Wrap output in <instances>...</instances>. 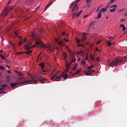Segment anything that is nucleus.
<instances>
[{
    "mask_svg": "<svg viewBox=\"0 0 127 127\" xmlns=\"http://www.w3.org/2000/svg\"><path fill=\"white\" fill-rule=\"evenodd\" d=\"M24 76H23L22 77H20L19 78V81H20V80H22V79H23Z\"/></svg>",
    "mask_w": 127,
    "mask_h": 127,
    "instance_id": "obj_50",
    "label": "nucleus"
},
{
    "mask_svg": "<svg viewBox=\"0 0 127 127\" xmlns=\"http://www.w3.org/2000/svg\"><path fill=\"white\" fill-rule=\"evenodd\" d=\"M81 0H76L75 1V3H77L78 4V2H79V1H80Z\"/></svg>",
    "mask_w": 127,
    "mask_h": 127,
    "instance_id": "obj_46",
    "label": "nucleus"
},
{
    "mask_svg": "<svg viewBox=\"0 0 127 127\" xmlns=\"http://www.w3.org/2000/svg\"><path fill=\"white\" fill-rule=\"evenodd\" d=\"M94 66L93 65H91V66H88L87 69L88 70H91V69H92V68H94Z\"/></svg>",
    "mask_w": 127,
    "mask_h": 127,
    "instance_id": "obj_27",
    "label": "nucleus"
},
{
    "mask_svg": "<svg viewBox=\"0 0 127 127\" xmlns=\"http://www.w3.org/2000/svg\"><path fill=\"white\" fill-rule=\"evenodd\" d=\"M31 35L33 38H34V39H35V40L37 41L35 44L36 45H39V44L41 43V39L40 38V37H36V33L35 32H32Z\"/></svg>",
    "mask_w": 127,
    "mask_h": 127,
    "instance_id": "obj_4",
    "label": "nucleus"
},
{
    "mask_svg": "<svg viewBox=\"0 0 127 127\" xmlns=\"http://www.w3.org/2000/svg\"><path fill=\"white\" fill-rule=\"evenodd\" d=\"M53 2V1L51 0L49 3L46 5V6L45 8V10H46V9L48 8V7H49V5H50V4H52V3Z\"/></svg>",
    "mask_w": 127,
    "mask_h": 127,
    "instance_id": "obj_12",
    "label": "nucleus"
},
{
    "mask_svg": "<svg viewBox=\"0 0 127 127\" xmlns=\"http://www.w3.org/2000/svg\"><path fill=\"white\" fill-rule=\"evenodd\" d=\"M6 67H7V68H8V69H10V67H9V66L6 65Z\"/></svg>",
    "mask_w": 127,
    "mask_h": 127,
    "instance_id": "obj_53",
    "label": "nucleus"
},
{
    "mask_svg": "<svg viewBox=\"0 0 127 127\" xmlns=\"http://www.w3.org/2000/svg\"><path fill=\"white\" fill-rule=\"evenodd\" d=\"M122 62L123 60L116 59L115 61H112L111 62L109 63L108 64V66L109 67H117V66L121 65Z\"/></svg>",
    "mask_w": 127,
    "mask_h": 127,
    "instance_id": "obj_3",
    "label": "nucleus"
},
{
    "mask_svg": "<svg viewBox=\"0 0 127 127\" xmlns=\"http://www.w3.org/2000/svg\"><path fill=\"white\" fill-rule=\"evenodd\" d=\"M76 16H77V14L75 12H73L72 13V18H75V17H76Z\"/></svg>",
    "mask_w": 127,
    "mask_h": 127,
    "instance_id": "obj_22",
    "label": "nucleus"
},
{
    "mask_svg": "<svg viewBox=\"0 0 127 127\" xmlns=\"http://www.w3.org/2000/svg\"><path fill=\"white\" fill-rule=\"evenodd\" d=\"M101 42H102V40H99L96 42V44H99L100 43H101Z\"/></svg>",
    "mask_w": 127,
    "mask_h": 127,
    "instance_id": "obj_40",
    "label": "nucleus"
},
{
    "mask_svg": "<svg viewBox=\"0 0 127 127\" xmlns=\"http://www.w3.org/2000/svg\"><path fill=\"white\" fill-rule=\"evenodd\" d=\"M49 49L50 50H51V47H49Z\"/></svg>",
    "mask_w": 127,
    "mask_h": 127,
    "instance_id": "obj_64",
    "label": "nucleus"
},
{
    "mask_svg": "<svg viewBox=\"0 0 127 127\" xmlns=\"http://www.w3.org/2000/svg\"><path fill=\"white\" fill-rule=\"evenodd\" d=\"M68 77L69 76H68V75L66 73H65L64 76V78H65L66 79H68Z\"/></svg>",
    "mask_w": 127,
    "mask_h": 127,
    "instance_id": "obj_36",
    "label": "nucleus"
},
{
    "mask_svg": "<svg viewBox=\"0 0 127 127\" xmlns=\"http://www.w3.org/2000/svg\"><path fill=\"white\" fill-rule=\"evenodd\" d=\"M111 45H112V42L111 41H108L107 43L108 46H111Z\"/></svg>",
    "mask_w": 127,
    "mask_h": 127,
    "instance_id": "obj_30",
    "label": "nucleus"
},
{
    "mask_svg": "<svg viewBox=\"0 0 127 127\" xmlns=\"http://www.w3.org/2000/svg\"><path fill=\"white\" fill-rule=\"evenodd\" d=\"M64 75H65V74L64 73H62V74H61L62 77H64Z\"/></svg>",
    "mask_w": 127,
    "mask_h": 127,
    "instance_id": "obj_47",
    "label": "nucleus"
},
{
    "mask_svg": "<svg viewBox=\"0 0 127 127\" xmlns=\"http://www.w3.org/2000/svg\"><path fill=\"white\" fill-rule=\"evenodd\" d=\"M81 64L85 65L86 64V61L84 60L83 62H81Z\"/></svg>",
    "mask_w": 127,
    "mask_h": 127,
    "instance_id": "obj_38",
    "label": "nucleus"
},
{
    "mask_svg": "<svg viewBox=\"0 0 127 127\" xmlns=\"http://www.w3.org/2000/svg\"><path fill=\"white\" fill-rule=\"evenodd\" d=\"M71 62V63L76 62V58H75V57H73L71 59V62Z\"/></svg>",
    "mask_w": 127,
    "mask_h": 127,
    "instance_id": "obj_24",
    "label": "nucleus"
},
{
    "mask_svg": "<svg viewBox=\"0 0 127 127\" xmlns=\"http://www.w3.org/2000/svg\"><path fill=\"white\" fill-rule=\"evenodd\" d=\"M101 7V6H100V7H98V8H97V9H96V12H98V11H99V10L100 9V8Z\"/></svg>",
    "mask_w": 127,
    "mask_h": 127,
    "instance_id": "obj_45",
    "label": "nucleus"
},
{
    "mask_svg": "<svg viewBox=\"0 0 127 127\" xmlns=\"http://www.w3.org/2000/svg\"><path fill=\"white\" fill-rule=\"evenodd\" d=\"M110 6V5H107L105 7H106V8H108V7H109Z\"/></svg>",
    "mask_w": 127,
    "mask_h": 127,
    "instance_id": "obj_60",
    "label": "nucleus"
},
{
    "mask_svg": "<svg viewBox=\"0 0 127 127\" xmlns=\"http://www.w3.org/2000/svg\"><path fill=\"white\" fill-rule=\"evenodd\" d=\"M75 39H76V43H80V42H81V40H80L79 39L76 38Z\"/></svg>",
    "mask_w": 127,
    "mask_h": 127,
    "instance_id": "obj_31",
    "label": "nucleus"
},
{
    "mask_svg": "<svg viewBox=\"0 0 127 127\" xmlns=\"http://www.w3.org/2000/svg\"><path fill=\"white\" fill-rule=\"evenodd\" d=\"M33 47H35V45H34L33 46H30L28 45H25V49L26 50H27V52H26V55H29L30 53H31L32 52V50H30Z\"/></svg>",
    "mask_w": 127,
    "mask_h": 127,
    "instance_id": "obj_5",
    "label": "nucleus"
},
{
    "mask_svg": "<svg viewBox=\"0 0 127 127\" xmlns=\"http://www.w3.org/2000/svg\"><path fill=\"white\" fill-rule=\"evenodd\" d=\"M44 47H45V48H47V45H44Z\"/></svg>",
    "mask_w": 127,
    "mask_h": 127,
    "instance_id": "obj_59",
    "label": "nucleus"
},
{
    "mask_svg": "<svg viewBox=\"0 0 127 127\" xmlns=\"http://www.w3.org/2000/svg\"><path fill=\"white\" fill-rule=\"evenodd\" d=\"M1 87H2L3 88H5V87H7V85H6V84H2L1 85Z\"/></svg>",
    "mask_w": 127,
    "mask_h": 127,
    "instance_id": "obj_39",
    "label": "nucleus"
},
{
    "mask_svg": "<svg viewBox=\"0 0 127 127\" xmlns=\"http://www.w3.org/2000/svg\"><path fill=\"white\" fill-rule=\"evenodd\" d=\"M83 34L84 36H86V35H87V33H83Z\"/></svg>",
    "mask_w": 127,
    "mask_h": 127,
    "instance_id": "obj_52",
    "label": "nucleus"
},
{
    "mask_svg": "<svg viewBox=\"0 0 127 127\" xmlns=\"http://www.w3.org/2000/svg\"><path fill=\"white\" fill-rule=\"evenodd\" d=\"M7 72L8 73H9V74H10V73H11L10 70H7Z\"/></svg>",
    "mask_w": 127,
    "mask_h": 127,
    "instance_id": "obj_54",
    "label": "nucleus"
},
{
    "mask_svg": "<svg viewBox=\"0 0 127 127\" xmlns=\"http://www.w3.org/2000/svg\"><path fill=\"white\" fill-rule=\"evenodd\" d=\"M79 9V6L77 3H75L74 5V7L72 9V11H77Z\"/></svg>",
    "mask_w": 127,
    "mask_h": 127,
    "instance_id": "obj_9",
    "label": "nucleus"
},
{
    "mask_svg": "<svg viewBox=\"0 0 127 127\" xmlns=\"http://www.w3.org/2000/svg\"><path fill=\"white\" fill-rule=\"evenodd\" d=\"M92 0H86L87 3H90Z\"/></svg>",
    "mask_w": 127,
    "mask_h": 127,
    "instance_id": "obj_43",
    "label": "nucleus"
},
{
    "mask_svg": "<svg viewBox=\"0 0 127 127\" xmlns=\"http://www.w3.org/2000/svg\"><path fill=\"white\" fill-rule=\"evenodd\" d=\"M117 6H118V5L111 6L110 7L111 9L110 10V11L111 12H114V11H116V7H117Z\"/></svg>",
    "mask_w": 127,
    "mask_h": 127,
    "instance_id": "obj_8",
    "label": "nucleus"
},
{
    "mask_svg": "<svg viewBox=\"0 0 127 127\" xmlns=\"http://www.w3.org/2000/svg\"><path fill=\"white\" fill-rule=\"evenodd\" d=\"M89 55L88 54L86 55V57L85 58L84 61H87L89 59Z\"/></svg>",
    "mask_w": 127,
    "mask_h": 127,
    "instance_id": "obj_34",
    "label": "nucleus"
},
{
    "mask_svg": "<svg viewBox=\"0 0 127 127\" xmlns=\"http://www.w3.org/2000/svg\"><path fill=\"white\" fill-rule=\"evenodd\" d=\"M86 76H91L92 73L90 72V70H88L87 72H85Z\"/></svg>",
    "mask_w": 127,
    "mask_h": 127,
    "instance_id": "obj_18",
    "label": "nucleus"
},
{
    "mask_svg": "<svg viewBox=\"0 0 127 127\" xmlns=\"http://www.w3.org/2000/svg\"><path fill=\"white\" fill-rule=\"evenodd\" d=\"M120 27H122L123 28V31L126 30V25L124 24H120Z\"/></svg>",
    "mask_w": 127,
    "mask_h": 127,
    "instance_id": "obj_15",
    "label": "nucleus"
},
{
    "mask_svg": "<svg viewBox=\"0 0 127 127\" xmlns=\"http://www.w3.org/2000/svg\"><path fill=\"white\" fill-rule=\"evenodd\" d=\"M0 70H4V67L2 66H0Z\"/></svg>",
    "mask_w": 127,
    "mask_h": 127,
    "instance_id": "obj_42",
    "label": "nucleus"
},
{
    "mask_svg": "<svg viewBox=\"0 0 127 127\" xmlns=\"http://www.w3.org/2000/svg\"><path fill=\"white\" fill-rule=\"evenodd\" d=\"M22 53H22V52H19V53H17V54H22Z\"/></svg>",
    "mask_w": 127,
    "mask_h": 127,
    "instance_id": "obj_55",
    "label": "nucleus"
},
{
    "mask_svg": "<svg viewBox=\"0 0 127 127\" xmlns=\"http://www.w3.org/2000/svg\"><path fill=\"white\" fill-rule=\"evenodd\" d=\"M64 59L65 60L66 58H67V54H66L65 53H64Z\"/></svg>",
    "mask_w": 127,
    "mask_h": 127,
    "instance_id": "obj_37",
    "label": "nucleus"
},
{
    "mask_svg": "<svg viewBox=\"0 0 127 127\" xmlns=\"http://www.w3.org/2000/svg\"><path fill=\"white\" fill-rule=\"evenodd\" d=\"M3 88H0V95H1V94H3V92H2V90H3Z\"/></svg>",
    "mask_w": 127,
    "mask_h": 127,
    "instance_id": "obj_29",
    "label": "nucleus"
},
{
    "mask_svg": "<svg viewBox=\"0 0 127 127\" xmlns=\"http://www.w3.org/2000/svg\"><path fill=\"white\" fill-rule=\"evenodd\" d=\"M0 57H1V58H2V59H5L4 57L3 56L0 55Z\"/></svg>",
    "mask_w": 127,
    "mask_h": 127,
    "instance_id": "obj_49",
    "label": "nucleus"
},
{
    "mask_svg": "<svg viewBox=\"0 0 127 127\" xmlns=\"http://www.w3.org/2000/svg\"><path fill=\"white\" fill-rule=\"evenodd\" d=\"M121 21H125V19H122L121 20Z\"/></svg>",
    "mask_w": 127,
    "mask_h": 127,
    "instance_id": "obj_58",
    "label": "nucleus"
},
{
    "mask_svg": "<svg viewBox=\"0 0 127 127\" xmlns=\"http://www.w3.org/2000/svg\"><path fill=\"white\" fill-rule=\"evenodd\" d=\"M94 58H95V57L93 56V55H92V54H90V59L92 61H95Z\"/></svg>",
    "mask_w": 127,
    "mask_h": 127,
    "instance_id": "obj_21",
    "label": "nucleus"
},
{
    "mask_svg": "<svg viewBox=\"0 0 127 127\" xmlns=\"http://www.w3.org/2000/svg\"><path fill=\"white\" fill-rule=\"evenodd\" d=\"M66 79H67V78H65V77H64L63 81H65L66 80Z\"/></svg>",
    "mask_w": 127,
    "mask_h": 127,
    "instance_id": "obj_62",
    "label": "nucleus"
},
{
    "mask_svg": "<svg viewBox=\"0 0 127 127\" xmlns=\"http://www.w3.org/2000/svg\"><path fill=\"white\" fill-rule=\"evenodd\" d=\"M102 12H103V9H100L99 11H98V13H102Z\"/></svg>",
    "mask_w": 127,
    "mask_h": 127,
    "instance_id": "obj_41",
    "label": "nucleus"
},
{
    "mask_svg": "<svg viewBox=\"0 0 127 127\" xmlns=\"http://www.w3.org/2000/svg\"><path fill=\"white\" fill-rule=\"evenodd\" d=\"M14 34L15 35L16 37H18V38H19L20 40H21V41H20L18 43L19 46L21 45L22 43H24L25 42H26V38H25L24 40H22V38H21V36H19L18 33H16V32H14Z\"/></svg>",
    "mask_w": 127,
    "mask_h": 127,
    "instance_id": "obj_6",
    "label": "nucleus"
},
{
    "mask_svg": "<svg viewBox=\"0 0 127 127\" xmlns=\"http://www.w3.org/2000/svg\"><path fill=\"white\" fill-rule=\"evenodd\" d=\"M39 32H40V33H42V30L39 29Z\"/></svg>",
    "mask_w": 127,
    "mask_h": 127,
    "instance_id": "obj_48",
    "label": "nucleus"
},
{
    "mask_svg": "<svg viewBox=\"0 0 127 127\" xmlns=\"http://www.w3.org/2000/svg\"><path fill=\"white\" fill-rule=\"evenodd\" d=\"M87 16H88V15H86L85 16H84V18H86V17H87Z\"/></svg>",
    "mask_w": 127,
    "mask_h": 127,
    "instance_id": "obj_61",
    "label": "nucleus"
},
{
    "mask_svg": "<svg viewBox=\"0 0 127 127\" xmlns=\"http://www.w3.org/2000/svg\"><path fill=\"white\" fill-rule=\"evenodd\" d=\"M58 44L59 45H60V46H63V45H64V43H63V41H59L58 42Z\"/></svg>",
    "mask_w": 127,
    "mask_h": 127,
    "instance_id": "obj_14",
    "label": "nucleus"
},
{
    "mask_svg": "<svg viewBox=\"0 0 127 127\" xmlns=\"http://www.w3.org/2000/svg\"><path fill=\"white\" fill-rule=\"evenodd\" d=\"M36 83H37V81L34 80V77L32 76L31 79L30 80H26L23 82L18 81L17 82H11L10 83V86L12 88H14L15 86H16V85H27V84H36Z\"/></svg>",
    "mask_w": 127,
    "mask_h": 127,
    "instance_id": "obj_1",
    "label": "nucleus"
},
{
    "mask_svg": "<svg viewBox=\"0 0 127 127\" xmlns=\"http://www.w3.org/2000/svg\"><path fill=\"white\" fill-rule=\"evenodd\" d=\"M42 72H43V75H46V72H48V70L47 69H42Z\"/></svg>",
    "mask_w": 127,
    "mask_h": 127,
    "instance_id": "obj_20",
    "label": "nucleus"
},
{
    "mask_svg": "<svg viewBox=\"0 0 127 127\" xmlns=\"http://www.w3.org/2000/svg\"><path fill=\"white\" fill-rule=\"evenodd\" d=\"M14 72H15V73H17V76H18V77H22V76H23V73H21V71H18L15 70Z\"/></svg>",
    "mask_w": 127,
    "mask_h": 127,
    "instance_id": "obj_10",
    "label": "nucleus"
},
{
    "mask_svg": "<svg viewBox=\"0 0 127 127\" xmlns=\"http://www.w3.org/2000/svg\"><path fill=\"white\" fill-rule=\"evenodd\" d=\"M77 45L79 47H81V45L80 44H77Z\"/></svg>",
    "mask_w": 127,
    "mask_h": 127,
    "instance_id": "obj_57",
    "label": "nucleus"
},
{
    "mask_svg": "<svg viewBox=\"0 0 127 127\" xmlns=\"http://www.w3.org/2000/svg\"><path fill=\"white\" fill-rule=\"evenodd\" d=\"M51 79L53 81H56L57 82L62 81V79H61V76H58L56 74L53 75Z\"/></svg>",
    "mask_w": 127,
    "mask_h": 127,
    "instance_id": "obj_7",
    "label": "nucleus"
},
{
    "mask_svg": "<svg viewBox=\"0 0 127 127\" xmlns=\"http://www.w3.org/2000/svg\"><path fill=\"white\" fill-rule=\"evenodd\" d=\"M107 7H104L102 8V11L103 12H106V11H107Z\"/></svg>",
    "mask_w": 127,
    "mask_h": 127,
    "instance_id": "obj_33",
    "label": "nucleus"
},
{
    "mask_svg": "<svg viewBox=\"0 0 127 127\" xmlns=\"http://www.w3.org/2000/svg\"><path fill=\"white\" fill-rule=\"evenodd\" d=\"M87 37H86V36H83V38L81 39V41H84L85 40H86Z\"/></svg>",
    "mask_w": 127,
    "mask_h": 127,
    "instance_id": "obj_32",
    "label": "nucleus"
},
{
    "mask_svg": "<svg viewBox=\"0 0 127 127\" xmlns=\"http://www.w3.org/2000/svg\"><path fill=\"white\" fill-rule=\"evenodd\" d=\"M74 4H75V2H72V3H71L69 5V8H71V7H73V5H74Z\"/></svg>",
    "mask_w": 127,
    "mask_h": 127,
    "instance_id": "obj_25",
    "label": "nucleus"
},
{
    "mask_svg": "<svg viewBox=\"0 0 127 127\" xmlns=\"http://www.w3.org/2000/svg\"><path fill=\"white\" fill-rule=\"evenodd\" d=\"M10 0H9L7 4L5 5L4 8H3L2 12L1 13L0 15L1 17H5V16L7 15V13H8V12H9V11H10V10L12 9L13 8L12 7H8V4L10 3Z\"/></svg>",
    "mask_w": 127,
    "mask_h": 127,
    "instance_id": "obj_2",
    "label": "nucleus"
},
{
    "mask_svg": "<svg viewBox=\"0 0 127 127\" xmlns=\"http://www.w3.org/2000/svg\"><path fill=\"white\" fill-rule=\"evenodd\" d=\"M39 81H40L41 84H45V81H46V78H43L42 79H40Z\"/></svg>",
    "mask_w": 127,
    "mask_h": 127,
    "instance_id": "obj_13",
    "label": "nucleus"
},
{
    "mask_svg": "<svg viewBox=\"0 0 127 127\" xmlns=\"http://www.w3.org/2000/svg\"><path fill=\"white\" fill-rule=\"evenodd\" d=\"M90 72H91V73H93V72H95V70L94 69L91 70Z\"/></svg>",
    "mask_w": 127,
    "mask_h": 127,
    "instance_id": "obj_51",
    "label": "nucleus"
},
{
    "mask_svg": "<svg viewBox=\"0 0 127 127\" xmlns=\"http://www.w3.org/2000/svg\"><path fill=\"white\" fill-rule=\"evenodd\" d=\"M56 41H59V38H57V39H56Z\"/></svg>",
    "mask_w": 127,
    "mask_h": 127,
    "instance_id": "obj_56",
    "label": "nucleus"
},
{
    "mask_svg": "<svg viewBox=\"0 0 127 127\" xmlns=\"http://www.w3.org/2000/svg\"><path fill=\"white\" fill-rule=\"evenodd\" d=\"M77 67H78V65L77 64H76V63H75L74 64V66L72 68V70L73 71H75V70H76L77 69Z\"/></svg>",
    "mask_w": 127,
    "mask_h": 127,
    "instance_id": "obj_17",
    "label": "nucleus"
},
{
    "mask_svg": "<svg viewBox=\"0 0 127 127\" xmlns=\"http://www.w3.org/2000/svg\"><path fill=\"white\" fill-rule=\"evenodd\" d=\"M95 61H97L98 62H101L102 60H101V59H100L99 57H98L97 58L95 59Z\"/></svg>",
    "mask_w": 127,
    "mask_h": 127,
    "instance_id": "obj_23",
    "label": "nucleus"
},
{
    "mask_svg": "<svg viewBox=\"0 0 127 127\" xmlns=\"http://www.w3.org/2000/svg\"><path fill=\"white\" fill-rule=\"evenodd\" d=\"M39 66L41 68V70H43V69H44L45 67V64H44V63H42L39 64Z\"/></svg>",
    "mask_w": 127,
    "mask_h": 127,
    "instance_id": "obj_11",
    "label": "nucleus"
},
{
    "mask_svg": "<svg viewBox=\"0 0 127 127\" xmlns=\"http://www.w3.org/2000/svg\"><path fill=\"white\" fill-rule=\"evenodd\" d=\"M68 71H69V67L66 66V68L65 69V72H67Z\"/></svg>",
    "mask_w": 127,
    "mask_h": 127,
    "instance_id": "obj_35",
    "label": "nucleus"
},
{
    "mask_svg": "<svg viewBox=\"0 0 127 127\" xmlns=\"http://www.w3.org/2000/svg\"><path fill=\"white\" fill-rule=\"evenodd\" d=\"M72 65V62L66 63L65 66L66 67H70Z\"/></svg>",
    "mask_w": 127,
    "mask_h": 127,
    "instance_id": "obj_16",
    "label": "nucleus"
},
{
    "mask_svg": "<svg viewBox=\"0 0 127 127\" xmlns=\"http://www.w3.org/2000/svg\"><path fill=\"white\" fill-rule=\"evenodd\" d=\"M100 17H102V13H98V17H97V19H99Z\"/></svg>",
    "mask_w": 127,
    "mask_h": 127,
    "instance_id": "obj_26",
    "label": "nucleus"
},
{
    "mask_svg": "<svg viewBox=\"0 0 127 127\" xmlns=\"http://www.w3.org/2000/svg\"><path fill=\"white\" fill-rule=\"evenodd\" d=\"M62 35H63V36H65V35H66V33H65V32H63L62 34Z\"/></svg>",
    "mask_w": 127,
    "mask_h": 127,
    "instance_id": "obj_44",
    "label": "nucleus"
},
{
    "mask_svg": "<svg viewBox=\"0 0 127 127\" xmlns=\"http://www.w3.org/2000/svg\"><path fill=\"white\" fill-rule=\"evenodd\" d=\"M125 16H127V12L125 14Z\"/></svg>",
    "mask_w": 127,
    "mask_h": 127,
    "instance_id": "obj_63",
    "label": "nucleus"
},
{
    "mask_svg": "<svg viewBox=\"0 0 127 127\" xmlns=\"http://www.w3.org/2000/svg\"><path fill=\"white\" fill-rule=\"evenodd\" d=\"M81 71V69H77L76 71V72L74 73L73 74L75 75L76 74H79Z\"/></svg>",
    "mask_w": 127,
    "mask_h": 127,
    "instance_id": "obj_28",
    "label": "nucleus"
},
{
    "mask_svg": "<svg viewBox=\"0 0 127 127\" xmlns=\"http://www.w3.org/2000/svg\"><path fill=\"white\" fill-rule=\"evenodd\" d=\"M82 12H83V10H81L79 12H77L76 13L77 17H78L79 16H80V14H81V13H82Z\"/></svg>",
    "mask_w": 127,
    "mask_h": 127,
    "instance_id": "obj_19",
    "label": "nucleus"
}]
</instances>
